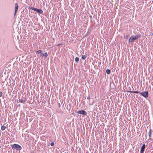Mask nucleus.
Returning a JSON list of instances; mask_svg holds the SVG:
<instances>
[{
    "label": "nucleus",
    "instance_id": "f257e3e1",
    "mask_svg": "<svg viewBox=\"0 0 153 153\" xmlns=\"http://www.w3.org/2000/svg\"><path fill=\"white\" fill-rule=\"evenodd\" d=\"M11 147L13 149H16V150L20 151L22 149V147L19 145L14 144L11 146Z\"/></svg>",
    "mask_w": 153,
    "mask_h": 153
},
{
    "label": "nucleus",
    "instance_id": "f03ea898",
    "mask_svg": "<svg viewBox=\"0 0 153 153\" xmlns=\"http://www.w3.org/2000/svg\"><path fill=\"white\" fill-rule=\"evenodd\" d=\"M140 94L145 98H147L148 97V93L147 91L140 92Z\"/></svg>",
    "mask_w": 153,
    "mask_h": 153
},
{
    "label": "nucleus",
    "instance_id": "7ed1b4c3",
    "mask_svg": "<svg viewBox=\"0 0 153 153\" xmlns=\"http://www.w3.org/2000/svg\"><path fill=\"white\" fill-rule=\"evenodd\" d=\"M136 39V38L134 36H131L128 39L129 42H132L135 40Z\"/></svg>",
    "mask_w": 153,
    "mask_h": 153
},
{
    "label": "nucleus",
    "instance_id": "20e7f679",
    "mask_svg": "<svg viewBox=\"0 0 153 153\" xmlns=\"http://www.w3.org/2000/svg\"><path fill=\"white\" fill-rule=\"evenodd\" d=\"M78 114H80L82 115H86L87 112L84 110H81L77 112Z\"/></svg>",
    "mask_w": 153,
    "mask_h": 153
},
{
    "label": "nucleus",
    "instance_id": "39448f33",
    "mask_svg": "<svg viewBox=\"0 0 153 153\" xmlns=\"http://www.w3.org/2000/svg\"><path fill=\"white\" fill-rule=\"evenodd\" d=\"M19 7V6L17 3L15 4V12L14 13V16H15L18 11Z\"/></svg>",
    "mask_w": 153,
    "mask_h": 153
},
{
    "label": "nucleus",
    "instance_id": "423d86ee",
    "mask_svg": "<svg viewBox=\"0 0 153 153\" xmlns=\"http://www.w3.org/2000/svg\"><path fill=\"white\" fill-rule=\"evenodd\" d=\"M136 39L139 38L141 37V35L140 34H137L135 36H134Z\"/></svg>",
    "mask_w": 153,
    "mask_h": 153
},
{
    "label": "nucleus",
    "instance_id": "0eeeda50",
    "mask_svg": "<svg viewBox=\"0 0 153 153\" xmlns=\"http://www.w3.org/2000/svg\"><path fill=\"white\" fill-rule=\"evenodd\" d=\"M36 12H37L38 13H39L40 14H42L43 13V11L42 10H41V9H37V10H36Z\"/></svg>",
    "mask_w": 153,
    "mask_h": 153
},
{
    "label": "nucleus",
    "instance_id": "6e6552de",
    "mask_svg": "<svg viewBox=\"0 0 153 153\" xmlns=\"http://www.w3.org/2000/svg\"><path fill=\"white\" fill-rule=\"evenodd\" d=\"M146 147V145L145 144H143L141 147V150L144 151L145 148Z\"/></svg>",
    "mask_w": 153,
    "mask_h": 153
},
{
    "label": "nucleus",
    "instance_id": "1a4fd4ad",
    "mask_svg": "<svg viewBox=\"0 0 153 153\" xmlns=\"http://www.w3.org/2000/svg\"><path fill=\"white\" fill-rule=\"evenodd\" d=\"M26 100H22L21 99H19V102H20L21 103H24L25 102Z\"/></svg>",
    "mask_w": 153,
    "mask_h": 153
},
{
    "label": "nucleus",
    "instance_id": "9d476101",
    "mask_svg": "<svg viewBox=\"0 0 153 153\" xmlns=\"http://www.w3.org/2000/svg\"><path fill=\"white\" fill-rule=\"evenodd\" d=\"M129 92L131 93H140V91H130Z\"/></svg>",
    "mask_w": 153,
    "mask_h": 153
},
{
    "label": "nucleus",
    "instance_id": "9b49d317",
    "mask_svg": "<svg viewBox=\"0 0 153 153\" xmlns=\"http://www.w3.org/2000/svg\"><path fill=\"white\" fill-rule=\"evenodd\" d=\"M149 136V138H150L151 134H152V132H151V129H150L149 133H148Z\"/></svg>",
    "mask_w": 153,
    "mask_h": 153
},
{
    "label": "nucleus",
    "instance_id": "f8f14e48",
    "mask_svg": "<svg viewBox=\"0 0 153 153\" xmlns=\"http://www.w3.org/2000/svg\"><path fill=\"white\" fill-rule=\"evenodd\" d=\"M106 72L107 74H109L111 73V71L109 69H107L106 70Z\"/></svg>",
    "mask_w": 153,
    "mask_h": 153
},
{
    "label": "nucleus",
    "instance_id": "ddd939ff",
    "mask_svg": "<svg viewBox=\"0 0 153 153\" xmlns=\"http://www.w3.org/2000/svg\"><path fill=\"white\" fill-rule=\"evenodd\" d=\"M6 128V127L4 125L1 126V129L2 130H4Z\"/></svg>",
    "mask_w": 153,
    "mask_h": 153
},
{
    "label": "nucleus",
    "instance_id": "4468645a",
    "mask_svg": "<svg viewBox=\"0 0 153 153\" xmlns=\"http://www.w3.org/2000/svg\"><path fill=\"white\" fill-rule=\"evenodd\" d=\"M87 57V56L85 55H82V59L83 60H85Z\"/></svg>",
    "mask_w": 153,
    "mask_h": 153
},
{
    "label": "nucleus",
    "instance_id": "2eb2a0df",
    "mask_svg": "<svg viewBox=\"0 0 153 153\" xmlns=\"http://www.w3.org/2000/svg\"><path fill=\"white\" fill-rule=\"evenodd\" d=\"M79 59L78 57H76L75 58V61L77 63L79 61Z\"/></svg>",
    "mask_w": 153,
    "mask_h": 153
},
{
    "label": "nucleus",
    "instance_id": "dca6fc26",
    "mask_svg": "<svg viewBox=\"0 0 153 153\" xmlns=\"http://www.w3.org/2000/svg\"><path fill=\"white\" fill-rule=\"evenodd\" d=\"M30 9H32V10H34V11H35L36 12V10H37V9H36V8H35L34 7H31L30 8Z\"/></svg>",
    "mask_w": 153,
    "mask_h": 153
},
{
    "label": "nucleus",
    "instance_id": "f3484780",
    "mask_svg": "<svg viewBox=\"0 0 153 153\" xmlns=\"http://www.w3.org/2000/svg\"><path fill=\"white\" fill-rule=\"evenodd\" d=\"M45 57H47L48 56V54L47 52H45L44 54V56Z\"/></svg>",
    "mask_w": 153,
    "mask_h": 153
},
{
    "label": "nucleus",
    "instance_id": "a211bd4d",
    "mask_svg": "<svg viewBox=\"0 0 153 153\" xmlns=\"http://www.w3.org/2000/svg\"><path fill=\"white\" fill-rule=\"evenodd\" d=\"M42 52L41 50H39L37 51V53H40Z\"/></svg>",
    "mask_w": 153,
    "mask_h": 153
},
{
    "label": "nucleus",
    "instance_id": "6ab92c4d",
    "mask_svg": "<svg viewBox=\"0 0 153 153\" xmlns=\"http://www.w3.org/2000/svg\"><path fill=\"white\" fill-rule=\"evenodd\" d=\"M40 54L41 56L42 57L44 56V54L43 53H40Z\"/></svg>",
    "mask_w": 153,
    "mask_h": 153
},
{
    "label": "nucleus",
    "instance_id": "aec40b11",
    "mask_svg": "<svg viewBox=\"0 0 153 153\" xmlns=\"http://www.w3.org/2000/svg\"><path fill=\"white\" fill-rule=\"evenodd\" d=\"M54 143L53 142H52L51 143V146H54Z\"/></svg>",
    "mask_w": 153,
    "mask_h": 153
},
{
    "label": "nucleus",
    "instance_id": "412c9836",
    "mask_svg": "<svg viewBox=\"0 0 153 153\" xmlns=\"http://www.w3.org/2000/svg\"><path fill=\"white\" fill-rule=\"evenodd\" d=\"M2 95V92H0V97H1Z\"/></svg>",
    "mask_w": 153,
    "mask_h": 153
},
{
    "label": "nucleus",
    "instance_id": "4be33fe9",
    "mask_svg": "<svg viewBox=\"0 0 153 153\" xmlns=\"http://www.w3.org/2000/svg\"><path fill=\"white\" fill-rule=\"evenodd\" d=\"M144 152V151L140 150V153H143Z\"/></svg>",
    "mask_w": 153,
    "mask_h": 153
},
{
    "label": "nucleus",
    "instance_id": "5701e85b",
    "mask_svg": "<svg viewBox=\"0 0 153 153\" xmlns=\"http://www.w3.org/2000/svg\"><path fill=\"white\" fill-rule=\"evenodd\" d=\"M87 99H88L89 100H90V96H89V95H88V97L87 98Z\"/></svg>",
    "mask_w": 153,
    "mask_h": 153
},
{
    "label": "nucleus",
    "instance_id": "b1692460",
    "mask_svg": "<svg viewBox=\"0 0 153 153\" xmlns=\"http://www.w3.org/2000/svg\"><path fill=\"white\" fill-rule=\"evenodd\" d=\"M58 106L59 107H60V103H59L58 104Z\"/></svg>",
    "mask_w": 153,
    "mask_h": 153
},
{
    "label": "nucleus",
    "instance_id": "393cba45",
    "mask_svg": "<svg viewBox=\"0 0 153 153\" xmlns=\"http://www.w3.org/2000/svg\"><path fill=\"white\" fill-rule=\"evenodd\" d=\"M20 106V104H19V105H18V106Z\"/></svg>",
    "mask_w": 153,
    "mask_h": 153
},
{
    "label": "nucleus",
    "instance_id": "a878e982",
    "mask_svg": "<svg viewBox=\"0 0 153 153\" xmlns=\"http://www.w3.org/2000/svg\"><path fill=\"white\" fill-rule=\"evenodd\" d=\"M60 45V44H59V45H58V46H59V45Z\"/></svg>",
    "mask_w": 153,
    "mask_h": 153
},
{
    "label": "nucleus",
    "instance_id": "bb28decb",
    "mask_svg": "<svg viewBox=\"0 0 153 153\" xmlns=\"http://www.w3.org/2000/svg\"><path fill=\"white\" fill-rule=\"evenodd\" d=\"M152 35H153V33H152Z\"/></svg>",
    "mask_w": 153,
    "mask_h": 153
}]
</instances>
